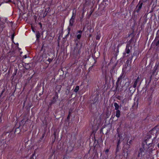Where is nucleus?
Returning <instances> with one entry per match:
<instances>
[{
    "instance_id": "35",
    "label": "nucleus",
    "mask_w": 159,
    "mask_h": 159,
    "mask_svg": "<svg viewBox=\"0 0 159 159\" xmlns=\"http://www.w3.org/2000/svg\"><path fill=\"white\" fill-rule=\"evenodd\" d=\"M159 44V39L157 42V45H158Z\"/></svg>"
},
{
    "instance_id": "25",
    "label": "nucleus",
    "mask_w": 159,
    "mask_h": 159,
    "mask_svg": "<svg viewBox=\"0 0 159 159\" xmlns=\"http://www.w3.org/2000/svg\"><path fill=\"white\" fill-rule=\"evenodd\" d=\"M32 30L33 32H34V33L35 32V30H34V29L33 27H32Z\"/></svg>"
},
{
    "instance_id": "12",
    "label": "nucleus",
    "mask_w": 159,
    "mask_h": 159,
    "mask_svg": "<svg viewBox=\"0 0 159 159\" xmlns=\"http://www.w3.org/2000/svg\"><path fill=\"white\" fill-rule=\"evenodd\" d=\"M126 53L128 54L129 53L130 50L129 48H127L126 49Z\"/></svg>"
},
{
    "instance_id": "30",
    "label": "nucleus",
    "mask_w": 159,
    "mask_h": 159,
    "mask_svg": "<svg viewBox=\"0 0 159 159\" xmlns=\"http://www.w3.org/2000/svg\"><path fill=\"white\" fill-rule=\"evenodd\" d=\"M70 115L69 114L67 116V119H69L70 118Z\"/></svg>"
},
{
    "instance_id": "1",
    "label": "nucleus",
    "mask_w": 159,
    "mask_h": 159,
    "mask_svg": "<svg viewBox=\"0 0 159 159\" xmlns=\"http://www.w3.org/2000/svg\"><path fill=\"white\" fill-rule=\"evenodd\" d=\"M58 98V95L57 92H56L52 98V104L54 103L56 101L57 99Z\"/></svg>"
},
{
    "instance_id": "34",
    "label": "nucleus",
    "mask_w": 159,
    "mask_h": 159,
    "mask_svg": "<svg viewBox=\"0 0 159 159\" xmlns=\"http://www.w3.org/2000/svg\"><path fill=\"white\" fill-rule=\"evenodd\" d=\"M116 150H117V151H118L119 150L118 147H117H117Z\"/></svg>"
},
{
    "instance_id": "15",
    "label": "nucleus",
    "mask_w": 159,
    "mask_h": 159,
    "mask_svg": "<svg viewBox=\"0 0 159 159\" xmlns=\"http://www.w3.org/2000/svg\"><path fill=\"white\" fill-rule=\"evenodd\" d=\"M36 36L37 38H39V32H37L36 33Z\"/></svg>"
},
{
    "instance_id": "8",
    "label": "nucleus",
    "mask_w": 159,
    "mask_h": 159,
    "mask_svg": "<svg viewBox=\"0 0 159 159\" xmlns=\"http://www.w3.org/2000/svg\"><path fill=\"white\" fill-rule=\"evenodd\" d=\"M144 148H140L139 149V152L140 153V154H141V156L142 155V152L144 151Z\"/></svg>"
},
{
    "instance_id": "5",
    "label": "nucleus",
    "mask_w": 159,
    "mask_h": 159,
    "mask_svg": "<svg viewBox=\"0 0 159 159\" xmlns=\"http://www.w3.org/2000/svg\"><path fill=\"white\" fill-rule=\"evenodd\" d=\"M114 106L115 107V109L116 110H119L118 109L120 107L119 105L117 103H114Z\"/></svg>"
},
{
    "instance_id": "32",
    "label": "nucleus",
    "mask_w": 159,
    "mask_h": 159,
    "mask_svg": "<svg viewBox=\"0 0 159 159\" xmlns=\"http://www.w3.org/2000/svg\"><path fill=\"white\" fill-rule=\"evenodd\" d=\"M140 155L141 156V154H140V153L139 152V154L138 155V157H139L140 156Z\"/></svg>"
},
{
    "instance_id": "38",
    "label": "nucleus",
    "mask_w": 159,
    "mask_h": 159,
    "mask_svg": "<svg viewBox=\"0 0 159 159\" xmlns=\"http://www.w3.org/2000/svg\"><path fill=\"white\" fill-rule=\"evenodd\" d=\"M157 146L158 147V148H159V143H158L157 144Z\"/></svg>"
},
{
    "instance_id": "29",
    "label": "nucleus",
    "mask_w": 159,
    "mask_h": 159,
    "mask_svg": "<svg viewBox=\"0 0 159 159\" xmlns=\"http://www.w3.org/2000/svg\"><path fill=\"white\" fill-rule=\"evenodd\" d=\"M39 24L40 25V27L41 28L42 27V25L41 23H39Z\"/></svg>"
},
{
    "instance_id": "24",
    "label": "nucleus",
    "mask_w": 159,
    "mask_h": 159,
    "mask_svg": "<svg viewBox=\"0 0 159 159\" xmlns=\"http://www.w3.org/2000/svg\"><path fill=\"white\" fill-rule=\"evenodd\" d=\"M120 143V140H119L117 143V147H118V146L119 144V143Z\"/></svg>"
},
{
    "instance_id": "13",
    "label": "nucleus",
    "mask_w": 159,
    "mask_h": 159,
    "mask_svg": "<svg viewBox=\"0 0 159 159\" xmlns=\"http://www.w3.org/2000/svg\"><path fill=\"white\" fill-rule=\"evenodd\" d=\"M150 81H151V80H146V84L147 85H148L149 83L150 82Z\"/></svg>"
},
{
    "instance_id": "22",
    "label": "nucleus",
    "mask_w": 159,
    "mask_h": 159,
    "mask_svg": "<svg viewBox=\"0 0 159 159\" xmlns=\"http://www.w3.org/2000/svg\"><path fill=\"white\" fill-rule=\"evenodd\" d=\"M142 3H141V4H140V5H139V9H140V8H141V7H142Z\"/></svg>"
},
{
    "instance_id": "19",
    "label": "nucleus",
    "mask_w": 159,
    "mask_h": 159,
    "mask_svg": "<svg viewBox=\"0 0 159 159\" xmlns=\"http://www.w3.org/2000/svg\"><path fill=\"white\" fill-rule=\"evenodd\" d=\"M0 25L1 26V27L2 28H3L4 27L3 26H2V24L1 23V18L0 17Z\"/></svg>"
},
{
    "instance_id": "33",
    "label": "nucleus",
    "mask_w": 159,
    "mask_h": 159,
    "mask_svg": "<svg viewBox=\"0 0 159 159\" xmlns=\"http://www.w3.org/2000/svg\"><path fill=\"white\" fill-rule=\"evenodd\" d=\"M23 57L25 58H26L27 57H26V55H25Z\"/></svg>"
},
{
    "instance_id": "20",
    "label": "nucleus",
    "mask_w": 159,
    "mask_h": 159,
    "mask_svg": "<svg viewBox=\"0 0 159 159\" xmlns=\"http://www.w3.org/2000/svg\"><path fill=\"white\" fill-rule=\"evenodd\" d=\"M123 78V75H121L120 76V78H119L118 80H121Z\"/></svg>"
},
{
    "instance_id": "26",
    "label": "nucleus",
    "mask_w": 159,
    "mask_h": 159,
    "mask_svg": "<svg viewBox=\"0 0 159 159\" xmlns=\"http://www.w3.org/2000/svg\"><path fill=\"white\" fill-rule=\"evenodd\" d=\"M12 2V1H11V0H8V1L6 2V3H9V2Z\"/></svg>"
},
{
    "instance_id": "14",
    "label": "nucleus",
    "mask_w": 159,
    "mask_h": 159,
    "mask_svg": "<svg viewBox=\"0 0 159 159\" xmlns=\"http://www.w3.org/2000/svg\"><path fill=\"white\" fill-rule=\"evenodd\" d=\"M100 37L101 35L99 34L96 36V39H100Z\"/></svg>"
},
{
    "instance_id": "18",
    "label": "nucleus",
    "mask_w": 159,
    "mask_h": 159,
    "mask_svg": "<svg viewBox=\"0 0 159 159\" xmlns=\"http://www.w3.org/2000/svg\"><path fill=\"white\" fill-rule=\"evenodd\" d=\"M34 154H33L31 155V156L30 157V159H33V156H34Z\"/></svg>"
},
{
    "instance_id": "4",
    "label": "nucleus",
    "mask_w": 159,
    "mask_h": 159,
    "mask_svg": "<svg viewBox=\"0 0 159 159\" xmlns=\"http://www.w3.org/2000/svg\"><path fill=\"white\" fill-rule=\"evenodd\" d=\"M116 116L117 118L120 117V111L119 110H116Z\"/></svg>"
},
{
    "instance_id": "7",
    "label": "nucleus",
    "mask_w": 159,
    "mask_h": 159,
    "mask_svg": "<svg viewBox=\"0 0 159 159\" xmlns=\"http://www.w3.org/2000/svg\"><path fill=\"white\" fill-rule=\"evenodd\" d=\"M82 33V31L81 30L79 31H78V33L79 34L77 35V38L78 39H80L81 37V34Z\"/></svg>"
},
{
    "instance_id": "28",
    "label": "nucleus",
    "mask_w": 159,
    "mask_h": 159,
    "mask_svg": "<svg viewBox=\"0 0 159 159\" xmlns=\"http://www.w3.org/2000/svg\"><path fill=\"white\" fill-rule=\"evenodd\" d=\"M119 81H120V80H117V81L116 82V83L117 85L119 83Z\"/></svg>"
},
{
    "instance_id": "31",
    "label": "nucleus",
    "mask_w": 159,
    "mask_h": 159,
    "mask_svg": "<svg viewBox=\"0 0 159 159\" xmlns=\"http://www.w3.org/2000/svg\"><path fill=\"white\" fill-rule=\"evenodd\" d=\"M157 66H155L154 67V68H155V70H156L157 69Z\"/></svg>"
},
{
    "instance_id": "36",
    "label": "nucleus",
    "mask_w": 159,
    "mask_h": 159,
    "mask_svg": "<svg viewBox=\"0 0 159 159\" xmlns=\"http://www.w3.org/2000/svg\"><path fill=\"white\" fill-rule=\"evenodd\" d=\"M2 121V119L1 117H0V122Z\"/></svg>"
},
{
    "instance_id": "39",
    "label": "nucleus",
    "mask_w": 159,
    "mask_h": 159,
    "mask_svg": "<svg viewBox=\"0 0 159 159\" xmlns=\"http://www.w3.org/2000/svg\"><path fill=\"white\" fill-rule=\"evenodd\" d=\"M54 134L55 135V132L54 133Z\"/></svg>"
},
{
    "instance_id": "3",
    "label": "nucleus",
    "mask_w": 159,
    "mask_h": 159,
    "mask_svg": "<svg viewBox=\"0 0 159 159\" xmlns=\"http://www.w3.org/2000/svg\"><path fill=\"white\" fill-rule=\"evenodd\" d=\"M152 137L151 135H150V134H148L146 136V139L145 142H146V143L147 145H149L151 143H148L147 141L148 140V139L150 138H151Z\"/></svg>"
},
{
    "instance_id": "10",
    "label": "nucleus",
    "mask_w": 159,
    "mask_h": 159,
    "mask_svg": "<svg viewBox=\"0 0 159 159\" xmlns=\"http://www.w3.org/2000/svg\"><path fill=\"white\" fill-rule=\"evenodd\" d=\"M76 14V11L75 10H73V14H72V17L75 18V16Z\"/></svg>"
},
{
    "instance_id": "40",
    "label": "nucleus",
    "mask_w": 159,
    "mask_h": 159,
    "mask_svg": "<svg viewBox=\"0 0 159 159\" xmlns=\"http://www.w3.org/2000/svg\"><path fill=\"white\" fill-rule=\"evenodd\" d=\"M59 90H58V92H59Z\"/></svg>"
},
{
    "instance_id": "6",
    "label": "nucleus",
    "mask_w": 159,
    "mask_h": 159,
    "mask_svg": "<svg viewBox=\"0 0 159 159\" xmlns=\"http://www.w3.org/2000/svg\"><path fill=\"white\" fill-rule=\"evenodd\" d=\"M75 18L72 17L70 19V24L71 25H73V24L74 22V20Z\"/></svg>"
},
{
    "instance_id": "11",
    "label": "nucleus",
    "mask_w": 159,
    "mask_h": 159,
    "mask_svg": "<svg viewBox=\"0 0 159 159\" xmlns=\"http://www.w3.org/2000/svg\"><path fill=\"white\" fill-rule=\"evenodd\" d=\"M138 80H136L134 82V83L133 85V87L134 88H135L136 87V85H137V83Z\"/></svg>"
},
{
    "instance_id": "23",
    "label": "nucleus",
    "mask_w": 159,
    "mask_h": 159,
    "mask_svg": "<svg viewBox=\"0 0 159 159\" xmlns=\"http://www.w3.org/2000/svg\"><path fill=\"white\" fill-rule=\"evenodd\" d=\"M109 152V150L108 149H106L105 151V152L106 153V154H107V153L108 152Z\"/></svg>"
},
{
    "instance_id": "37",
    "label": "nucleus",
    "mask_w": 159,
    "mask_h": 159,
    "mask_svg": "<svg viewBox=\"0 0 159 159\" xmlns=\"http://www.w3.org/2000/svg\"><path fill=\"white\" fill-rule=\"evenodd\" d=\"M118 136H119V137H120V136H121V135H120V134H118Z\"/></svg>"
},
{
    "instance_id": "17",
    "label": "nucleus",
    "mask_w": 159,
    "mask_h": 159,
    "mask_svg": "<svg viewBox=\"0 0 159 159\" xmlns=\"http://www.w3.org/2000/svg\"><path fill=\"white\" fill-rule=\"evenodd\" d=\"M5 91V89H4L2 91V93H1V95H0V96H1L3 94V93Z\"/></svg>"
},
{
    "instance_id": "2",
    "label": "nucleus",
    "mask_w": 159,
    "mask_h": 159,
    "mask_svg": "<svg viewBox=\"0 0 159 159\" xmlns=\"http://www.w3.org/2000/svg\"><path fill=\"white\" fill-rule=\"evenodd\" d=\"M157 130L156 129L153 128L149 132V133L150 134H151V135L152 134L153 135L154 134H157Z\"/></svg>"
},
{
    "instance_id": "21",
    "label": "nucleus",
    "mask_w": 159,
    "mask_h": 159,
    "mask_svg": "<svg viewBox=\"0 0 159 159\" xmlns=\"http://www.w3.org/2000/svg\"><path fill=\"white\" fill-rule=\"evenodd\" d=\"M44 137V133L43 134L41 138V139H42Z\"/></svg>"
},
{
    "instance_id": "16",
    "label": "nucleus",
    "mask_w": 159,
    "mask_h": 159,
    "mask_svg": "<svg viewBox=\"0 0 159 159\" xmlns=\"http://www.w3.org/2000/svg\"><path fill=\"white\" fill-rule=\"evenodd\" d=\"M52 60V59H51V58H49L48 59V61H49V62H51Z\"/></svg>"
},
{
    "instance_id": "27",
    "label": "nucleus",
    "mask_w": 159,
    "mask_h": 159,
    "mask_svg": "<svg viewBox=\"0 0 159 159\" xmlns=\"http://www.w3.org/2000/svg\"><path fill=\"white\" fill-rule=\"evenodd\" d=\"M139 77H138L137 79H136V78H134V80H139Z\"/></svg>"
},
{
    "instance_id": "9",
    "label": "nucleus",
    "mask_w": 159,
    "mask_h": 159,
    "mask_svg": "<svg viewBox=\"0 0 159 159\" xmlns=\"http://www.w3.org/2000/svg\"><path fill=\"white\" fill-rule=\"evenodd\" d=\"M79 89V86H76L75 88L74 89V91L76 93L77 92V91Z\"/></svg>"
}]
</instances>
